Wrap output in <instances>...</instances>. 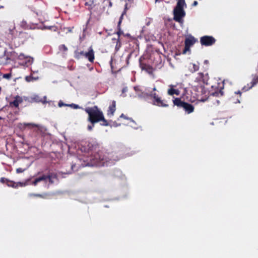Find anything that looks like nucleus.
<instances>
[{
    "label": "nucleus",
    "mask_w": 258,
    "mask_h": 258,
    "mask_svg": "<svg viewBox=\"0 0 258 258\" xmlns=\"http://www.w3.org/2000/svg\"><path fill=\"white\" fill-rule=\"evenodd\" d=\"M85 111L88 114V120L92 124L102 121V125L108 126L109 125L107 121L104 118L103 112L100 110L97 106H94L92 107H87Z\"/></svg>",
    "instance_id": "obj_1"
},
{
    "label": "nucleus",
    "mask_w": 258,
    "mask_h": 258,
    "mask_svg": "<svg viewBox=\"0 0 258 258\" xmlns=\"http://www.w3.org/2000/svg\"><path fill=\"white\" fill-rule=\"evenodd\" d=\"M108 158L102 151H98L91 157L92 164L96 166L107 165Z\"/></svg>",
    "instance_id": "obj_2"
},
{
    "label": "nucleus",
    "mask_w": 258,
    "mask_h": 258,
    "mask_svg": "<svg viewBox=\"0 0 258 258\" xmlns=\"http://www.w3.org/2000/svg\"><path fill=\"white\" fill-rule=\"evenodd\" d=\"M146 96L150 97L152 102L151 103L155 106L161 107H167L169 106L167 101L162 99L161 97L156 93L151 92L149 94L147 93Z\"/></svg>",
    "instance_id": "obj_3"
},
{
    "label": "nucleus",
    "mask_w": 258,
    "mask_h": 258,
    "mask_svg": "<svg viewBox=\"0 0 258 258\" xmlns=\"http://www.w3.org/2000/svg\"><path fill=\"white\" fill-rule=\"evenodd\" d=\"M185 5L177 4L173 10V19L176 22H182V18L185 16V12L183 10Z\"/></svg>",
    "instance_id": "obj_4"
},
{
    "label": "nucleus",
    "mask_w": 258,
    "mask_h": 258,
    "mask_svg": "<svg viewBox=\"0 0 258 258\" xmlns=\"http://www.w3.org/2000/svg\"><path fill=\"white\" fill-rule=\"evenodd\" d=\"M174 105L183 108L187 113H190L194 110V106L188 103L183 101L179 98H176L173 100Z\"/></svg>",
    "instance_id": "obj_5"
},
{
    "label": "nucleus",
    "mask_w": 258,
    "mask_h": 258,
    "mask_svg": "<svg viewBox=\"0 0 258 258\" xmlns=\"http://www.w3.org/2000/svg\"><path fill=\"white\" fill-rule=\"evenodd\" d=\"M197 41L193 36H190L186 38L184 41V48L183 50L182 53L185 54L187 51H190V47L192 46Z\"/></svg>",
    "instance_id": "obj_6"
},
{
    "label": "nucleus",
    "mask_w": 258,
    "mask_h": 258,
    "mask_svg": "<svg viewBox=\"0 0 258 258\" xmlns=\"http://www.w3.org/2000/svg\"><path fill=\"white\" fill-rule=\"evenodd\" d=\"M216 42L215 39L210 36H204L200 38V42L202 45L211 46Z\"/></svg>",
    "instance_id": "obj_7"
},
{
    "label": "nucleus",
    "mask_w": 258,
    "mask_h": 258,
    "mask_svg": "<svg viewBox=\"0 0 258 258\" xmlns=\"http://www.w3.org/2000/svg\"><path fill=\"white\" fill-rule=\"evenodd\" d=\"M210 77L208 73L204 74L203 73H199L198 74V76L196 78V80L198 81H201L204 84L208 85V81Z\"/></svg>",
    "instance_id": "obj_8"
},
{
    "label": "nucleus",
    "mask_w": 258,
    "mask_h": 258,
    "mask_svg": "<svg viewBox=\"0 0 258 258\" xmlns=\"http://www.w3.org/2000/svg\"><path fill=\"white\" fill-rule=\"evenodd\" d=\"M36 25L33 23H28L25 20L22 21L20 24V27L25 30L34 29L36 27Z\"/></svg>",
    "instance_id": "obj_9"
},
{
    "label": "nucleus",
    "mask_w": 258,
    "mask_h": 258,
    "mask_svg": "<svg viewBox=\"0 0 258 258\" xmlns=\"http://www.w3.org/2000/svg\"><path fill=\"white\" fill-rule=\"evenodd\" d=\"M257 83H258V75L254 76L250 84H247V86H244L242 90L244 91H247L252 88Z\"/></svg>",
    "instance_id": "obj_10"
},
{
    "label": "nucleus",
    "mask_w": 258,
    "mask_h": 258,
    "mask_svg": "<svg viewBox=\"0 0 258 258\" xmlns=\"http://www.w3.org/2000/svg\"><path fill=\"white\" fill-rule=\"evenodd\" d=\"M85 57L91 62L94 61L95 58L94 52L91 47L89 48L88 51L85 53Z\"/></svg>",
    "instance_id": "obj_11"
},
{
    "label": "nucleus",
    "mask_w": 258,
    "mask_h": 258,
    "mask_svg": "<svg viewBox=\"0 0 258 258\" xmlns=\"http://www.w3.org/2000/svg\"><path fill=\"white\" fill-rule=\"evenodd\" d=\"M22 102V98L19 96H17L15 97L14 101L10 102V106L11 107L15 106L16 108H18L19 104L21 103Z\"/></svg>",
    "instance_id": "obj_12"
},
{
    "label": "nucleus",
    "mask_w": 258,
    "mask_h": 258,
    "mask_svg": "<svg viewBox=\"0 0 258 258\" xmlns=\"http://www.w3.org/2000/svg\"><path fill=\"white\" fill-rule=\"evenodd\" d=\"M19 59H26V63L27 65H31L33 62V58L30 56H26L23 53H20L18 56Z\"/></svg>",
    "instance_id": "obj_13"
},
{
    "label": "nucleus",
    "mask_w": 258,
    "mask_h": 258,
    "mask_svg": "<svg viewBox=\"0 0 258 258\" xmlns=\"http://www.w3.org/2000/svg\"><path fill=\"white\" fill-rule=\"evenodd\" d=\"M116 110V102L114 100L112 101V104L109 106L107 110L108 115H113Z\"/></svg>",
    "instance_id": "obj_14"
},
{
    "label": "nucleus",
    "mask_w": 258,
    "mask_h": 258,
    "mask_svg": "<svg viewBox=\"0 0 258 258\" xmlns=\"http://www.w3.org/2000/svg\"><path fill=\"white\" fill-rule=\"evenodd\" d=\"M174 87V86L173 85H170V88L168 90V94L169 95H171V96H172L174 94L176 95H178L180 93V91L178 89H173V87Z\"/></svg>",
    "instance_id": "obj_15"
},
{
    "label": "nucleus",
    "mask_w": 258,
    "mask_h": 258,
    "mask_svg": "<svg viewBox=\"0 0 258 258\" xmlns=\"http://www.w3.org/2000/svg\"><path fill=\"white\" fill-rule=\"evenodd\" d=\"M140 67L143 70H145L148 72L152 71V68L148 64L142 62L141 59L140 60Z\"/></svg>",
    "instance_id": "obj_16"
},
{
    "label": "nucleus",
    "mask_w": 258,
    "mask_h": 258,
    "mask_svg": "<svg viewBox=\"0 0 258 258\" xmlns=\"http://www.w3.org/2000/svg\"><path fill=\"white\" fill-rule=\"evenodd\" d=\"M41 181H44L46 182L45 175L43 174L42 176L35 179V180L33 181V184L34 185H36L38 182Z\"/></svg>",
    "instance_id": "obj_17"
},
{
    "label": "nucleus",
    "mask_w": 258,
    "mask_h": 258,
    "mask_svg": "<svg viewBox=\"0 0 258 258\" xmlns=\"http://www.w3.org/2000/svg\"><path fill=\"white\" fill-rule=\"evenodd\" d=\"M15 28V24L13 23L9 29V34L11 35L12 38L16 36Z\"/></svg>",
    "instance_id": "obj_18"
},
{
    "label": "nucleus",
    "mask_w": 258,
    "mask_h": 258,
    "mask_svg": "<svg viewBox=\"0 0 258 258\" xmlns=\"http://www.w3.org/2000/svg\"><path fill=\"white\" fill-rule=\"evenodd\" d=\"M45 177L46 181H47V180H48L50 184H52L53 183L52 178L56 177V176L53 174L52 173H50L48 175H45Z\"/></svg>",
    "instance_id": "obj_19"
},
{
    "label": "nucleus",
    "mask_w": 258,
    "mask_h": 258,
    "mask_svg": "<svg viewBox=\"0 0 258 258\" xmlns=\"http://www.w3.org/2000/svg\"><path fill=\"white\" fill-rule=\"evenodd\" d=\"M85 53L86 52H84L83 51H79L76 50L75 51V57L76 58L79 59L82 56L85 57Z\"/></svg>",
    "instance_id": "obj_20"
},
{
    "label": "nucleus",
    "mask_w": 258,
    "mask_h": 258,
    "mask_svg": "<svg viewBox=\"0 0 258 258\" xmlns=\"http://www.w3.org/2000/svg\"><path fill=\"white\" fill-rule=\"evenodd\" d=\"M42 30L44 29H48L53 31H57V27L56 26H43L42 28H41Z\"/></svg>",
    "instance_id": "obj_21"
},
{
    "label": "nucleus",
    "mask_w": 258,
    "mask_h": 258,
    "mask_svg": "<svg viewBox=\"0 0 258 258\" xmlns=\"http://www.w3.org/2000/svg\"><path fill=\"white\" fill-rule=\"evenodd\" d=\"M31 102H42V99L38 95H34L31 98Z\"/></svg>",
    "instance_id": "obj_22"
},
{
    "label": "nucleus",
    "mask_w": 258,
    "mask_h": 258,
    "mask_svg": "<svg viewBox=\"0 0 258 258\" xmlns=\"http://www.w3.org/2000/svg\"><path fill=\"white\" fill-rule=\"evenodd\" d=\"M222 87H220V89H218V91H216L212 93L211 94L213 96H218L220 94L221 96H222L223 95V92L222 91V89H223Z\"/></svg>",
    "instance_id": "obj_23"
},
{
    "label": "nucleus",
    "mask_w": 258,
    "mask_h": 258,
    "mask_svg": "<svg viewBox=\"0 0 258 258\" xmlns=\"http://www.w3.org/2000/svg\"><path fill=\"white\" fill-rule=\"evenodd\" d=\"M25 79L26 81L27 82H30L37 80L38 78H34L32 76H26Z\"/></svg>",
    "instance_id": "obj_24"
},
{
    "label": "nucleus",
    "mask_w": 258,
    "mask_h": 258,
    "mask_svg": "<svg viewBox=\"0 0 258 258\" xmlns=\"http://www.w3.org/2000/svg\"><path fill=\"white\" fill-rule=\"evenodd\" d=\"M114 40L116 41V44L115 45V49L116 51H118L121 47V43L120 42L119 38H117V39H115Z\"/></svg>",
    "instance_id": "obj_25"
},
{
    "label": "nucleus",
    "mask_w": 258,
    "mask_h": 258,
    "mask_svg": "<svg viewBox=\"0 0 258 258\" xmlns=\"http://www.w3.org/2000/svg\"><path fill=\"white\" fill-rule=\"evenodd\" d=\"M24 125L25 126H30L31 127H38V128H39V126L38 125V124H34V123H25L24 124Z\"/></svg>",
    "instance_id": "obj_26"
},
{
    "label": "nucleus",
    "mask_w": 258,
    "mask_h": 258,
    "mask_svg": "<svg viewBox=\"0 0 258 258\" xmlns=\"http://www.w3.org/2000/svg\"><path fill=\"white\" fill-rule=\"evenodd\" d=\"M59 50L60 51L66 52L68 50V48L64 44H61L59 46Z\"/></svg>",
    "instance_id": "obj_27"
},
{
    "label": "nucleus",
    "mask_w": 258,
    "mask_h": 258,
    "mask_svg": "<svg viewBox=\"0 0 258 258\" xmlns=\"http://www.w3.org/2000/svg\"><path fill=\"white\" fill-rule=\"evenodd\" d=\"M127 4H126L125 5L124 10L123 12H122V14L121 15L120 18H119V20H121V21H122V20L123 19V16L126 14V10H127Z\"/></svg>",
    "instance_id": "obj_28"
},
{
    "label": "nucleus",
    "mask_w": 258,
    "mask_h": 258,
    "mask_svg": "<svg viewBox=\"0 0 258 258\" xmlns=\"http://www.w3.org/2000/svg\"><path fill=\"white\" fill-rule=\"evenodd\" d=\"M116 34L118 35V38H119L120 35L123 34V31L121 30V28H117Z\"/></svg>",
    "instance_id": "obj_29"
},
{
    "label": "nucleus",
    "mask_w": 258,
    "mask_h": 258,
    "mask_svg": "<svg viewBox=\"0 0 258 258\" xmlns=\"http://www.w3.org/2000/svg\"><path fill=\"white\" fill-rule=\"evenodd\" d=\"M192 69L194 72L197 71L199 69V66L196 64H192Z\"/></svg>",
    "instance_id": "obj_30"
},
{
    "label": "nucleus",
    "mask_w": 258,
    "mask_h": 258,
    "mask_svg": "<svg viewBox=\"0 0 258 258\" xmlns=\"http://www.w3.org/2000/svg\"><path fill=\"white\" fill-rule=\"evenodd\" d=\"M12 75H11V74L10 73H8V74H5L3 75V78H5V79H9L11 78Z\"/></svg>",
    "instance_id": "obj_31"
},
{
    "label": "nucleus",
    "mask_w": 258,
    "mask_h": 258,
    "mask_svg": "<svg viewBox=\"0 0 258 258\" xmlns=\"http://www.w3.org/2000/svg\"><path fill=\"white\" fill-rule=\"evenodd\" d=\"M25 171V169H22V168H18L16 169V172L17 173H21Z\"/></svg>",
    "instance_id": "obj_32"
},
{
    "label": "nucleus",
    "mask_w": 258,
    "mask_h": 258,
    "mask_svg": "<svg viewBox=\"0 0 258 258\" xmlns=\"http://www.w3.org/2000/svg\"><path fill=\"white\" fill-rule=\"evenodd\" d=\"M69 106H71V107H73L74 109H78V108H79L80 107L77 104H70V105H69Z\"/></svg>",
    "instance_id": "obj_33"
},
{
    "label": "nucleus",
    "mask_w": 258,
    "mask_h": 258,
    "mask_svg": "<svg viewBox=\"0 0 258 258\" xmlns=\"http://www.w3.org/2000/svg\"><path fill=\"white\" fill-rule=\"evenodd\" d=\"M179 4L185 5V6L186 7V4L185 2V0H178L177 4H179Z\"/></svg>",
    "instance_id": "obj_34"
},
{
    "label": "nucleus",
    "mask_w": 258,
    "mask_h": 258,
    "mask_svg": "<svg viewBox=\"0 0 258 258\" xmlns=\"http://www.w3.org/2000/svg\"><path fill=\"white\" fill-rule=\"evenodd\" d=\"M8 179L5 178V177H2L1 179H0V182H1L2 183H5L6 181H8Z\"/></svg>",
    "instance_id": "obj_35"
},
{
    "label": "nucleus",
    "mask_w": 258,
    "mask_h": 258,
    "mask_svg": "<svg viewBox=\"0 0 258 258\" xmlns=\"http://www.w3.org/2000/svg\"><path fill=\"white\" fill-rule=\"evenodd\" d=\"M69 105L64 104L62 102L59 101L58 102V106L59 107H62L63 106H68Z\"/></svg>",
    "instance_id": "obj_36"
},
{
    "label": "nucleus",
    "mask_w": 258,
    "mask_h": 258,
    "mask_svg": "<svg viewBox=\"0 0 258 258\" xmlns=\"http://www.w3.org/2000/svg\"><path fill=\"white\" fill-rule=\"evenodd\" d=\"M122 21H121V20H119V21L118 22V24H117V28H121L120 27V25H121V23Z\"/></svg>",
    "instance_id": "obj_37"
},
{
    "label": "nucleus",
    "mask_w": 258,
    "mask_h": 258,
    "mask_svg": "<svg viewBox=\"0 0 258 258\" xmlns=\"http://www.w3.org/2000/svg\"><path fill=\"white\" fill-rule=\"evenodd\" d=\"M94 126V124H92V125H88V129L89 131H91L92 130V128Z\"/></svg>",
    "instance_id": "obj_38"
},
{
    "label": "nucleus",
    "mask_w": 258,
    "mask_h": 258,
    "mask_svg": "<svg viewBox=\"0 0 258 258\" xmlns=\"http://www.w3.org/2000/svg\"><path fill=\"white\" fill-rule=\"evenodd\" d=\"M34 196L37 197L43 198V196L41 194H34Z\"/></svg>",
    "instance_id": "obj_39"
},
{
    "label": "nucleus",
    "mask_w": 258,
    "mask_h": 258,
    "mask_svg": "<svg viewBox=\"0 0 258 258\" xmlns=\"http://www.w3.org/2000/svg\"><path fill=\"white\" fill-rule=\"evenodd\" d=\"M198 2L197 1H194L193 4H192V6L194 7L197 6L198 5Z\"/></svg>",
    "instance_id": "obj_40"
},
{
    "label": "nucleus",
    "mask_w": 258,
    "mask_h": 258,
    "mask_svg": "<svg viewBox=\"0 0 258 258\" xmlns=\"http://www.w3.org/2000/svg\"><path fill=\"white\" fill-rule=\"evenodd\" d=\"M120 118H123L124 119H127V118L122 113L120 116H119Z\"/></svg>",
    "instance_id": "obj_41"
},
{
    "label": "nucleus",
    "mask_w": 258,
    "mask_h": 258,
    "mask_svg": "<svg viewBox=\"0 0 258 258\" xmlns=\"http://www.w3.org/2000/svg\"><path fill=\"white\" fill-rule=\"evenodd\" d=\"M204 63L205 64H209V61L208 60H205Z\"/></svg>",
    "instance_id": "obj_42"
},
{
    "label": "nucleus",
    "mask_w": 258,
    "mask_h": 258,
    "mask_svg": "<svg viewBox=\"0 0 258 258\" xmlns=\"http://www.w3.org/2000/svg\"><path fill=\"white\" fill-rule=\"evenodd\" d=\"M112 6V2L110 1L109 2V7H111Z\"/></svg>",
    "instance_id": "obj_43"
},
{
    "label": "nucleus",
    "mask_w": 258,
    "mask_h": 258,
    "mask_svg": "<svg viewBox=\"0 0 258 258\" xmlns=\"http://www.w3.org/2000/svg\"><path fill=\"white\" fill-rule=\"evenodd\" d=\"M236 94H238L239 95H241V93L240 91H238V92H235Z\"/></svg>",
    "instance_id": "obj_44"
},
{
    "label": "nucleus",
    "mask_w": 258,
    "mask_h": 258,
    "mask_svg": "<svg viewBox=\"0 0 258 258\" xmlns=\"http://www.w3.org/2000/svg\"><path fill=\"white\" fill-rule=\"evenodd\" d=\"M157 90V89H156V87H154L153 88V91H155Z\"/></svg>",
    "instance_id": "obj_45"
},
{
    "label": "nucleus",
    "mask_w": 258,
    "mask_h": 258,
    "mask_svg": "<svg viewBox=\"0 0 258 258\" xmlns=\"http://www.w3.org/2000/svg\"><path fill=\"white\" fill-rule=\"evenodd\" d=\"M67 29H68V31H69L70 32H72V30H71V29L70 28H68Z\"/></svg>",
    "instance_id": "obj_46"
},
{
    "label": "nucleus",
    "mask_w": 258,
    "mask_h": 258,
    "mask_svg": "<svg viewBox=\"0 0 258 258\" xmlns=\"http://www.w3.org/2000/svg\"><path fill=\"white\" fill-rule=\"evenodd\" d=\"M125 91H126V90H122V92H124Z\"/></svg>",
    "instance_id": "obj_47"
},
{
    "label": "nucleus",
    "mask_w": 258,
    "mask_h": 258,
    "mask_svg": "<svg viewBox=\"0 0 258 258\" xmlns=\"http://www.w3.org/2000/svg\"><path fill=\"white\" fill-rule=\"evenodd\" d=\"M3 119L2 117H0V120Z\"/></svg>",
    "instance_id": "obj_48"
},
{
    "label": "nucleus",
    "mask_w": 258,
    "mask_h": 258,
    "mask_svg": "<svg viewBox=\"0 0 258 258\" xmlns=\"http://www.w3.org/2000/svg\"><path fill=\"white\" fill-rule=\"evenodd\" d=\"M158 0H156V1L157 2Z\"/></svg>",
    "instance_id": "obj_49"
}]
</instances>
